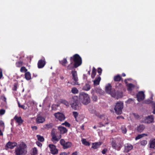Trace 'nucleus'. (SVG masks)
<instances>
[{
	"label": "nucleus",
	"mask_w": 155,
	"mask_h": 155,
	"mask_svg": "<svg viewBox=\"0 0 155 155\" xmlns=\"http://www.w3.org/2000/svg\"><path fill=\"white\" fill-rule=\"evenodd\" d=\"M27 146L24 142H21L18 144L15 149V154L17 155H22L27 153Z\"/></svg>",
	"instance_id": "obj_1"
},
{
	"label": "nucleus",
	"mask_w": 155,
	"mask_h": 155,
	"mask_svg": "<svg viewBox=\"0 0 155 155\" xmlns=\"http://www.w3.org/2000/svg\"><path fill=\"white\" fill-rule=\"evenodd\" d=\"M70 104L72 108L74 109L79 110L80 103L78 97L76 96L73 97L71 99Z\"/></svg>",
	"instance_id": "obj_2"
},
{
	"label": "nucleus",
	"mask_w": 155,
	"mask_h": 155,
	"mask_svg": "<svg viewBox=\"0 0 155 155\" xmlns=\"http://www.w3.org/2000/svg\"><path fill=\"white\" fill-rule=\"evenodd\" d=\"M70 61H72L76 67H78L82 63V59L80 56L77 54L74 55L70 57Z\"/></svg>",
	"instance_id": "obj_3"
},
{
	"label": "nucleus",
	"mask_w": 155,
	"mask_h": 155,
	"mask_svg": "<svg viewBox=\"0 0 155 155\" xmlns=\"http://www.w3.org/2000/svg\"><path fill=\"white\" fill-rule=\"evenodd\" d=\"M123 108V103L121 101H118L114 106V110L115 112L117 115L122 113V110Z\"/></svg>",
	"instance_id": "obj_4"
},
{
	"label": "nucleus",
	"mask_w": 155,
	"mask_h": 155,
	"mask_svg": "<svg viewBox=\"0 0 155 155\" xmlns=\"http://www.w3.org/2000/svg\"><path fill=\"white\" fill-rule=\"evenodd\" d=\"M80 97L82 103L87 105L90 102V98L88 94L84 93H82L80 94Z\"/></svg>",
	"instance_id": "obj_5"
},
{
	"label": "nucleus",
	"mask_w": 155,
	"mask_h": 155,
	"mask_svg": "<svg viewBox=\"0 0 155 155\" xmlns=\"http://www.w3.org/2000/svg\"><path fill=\"white\" fill-rule=\"evenodd\" d=\"M71 74L72 79L74 81L72 82V84L73 85L79 84L78 82V78L77 71H71Z\"/></svg>",
	"instance_id": "obj_6"
},
{
	"label": "nucleus",
	"mask_w": 155,
	"mask_h": 155,
	"mask_svg": "<svg viewBox=\"0 0 155 155\" xmlns=\"http://www.w3.org/2000/svg\"><path fill=\"white\" fill-rule=\"evenodd\" d=\"M48 147L50 148V151L52 154L54 155L58 153V150L56 148L55 145L53 144H50L48 145Z\"/></svg>",
	"instance_id": "obj_7"
},
{
	"label": "nucleus",
	"mask_w": 155,
	"mask_h": 155,
	"mask_svg": "<svg viewBox=\"0 0 155 155\" xmlns=\"http://www.w3.org/2000/svg\"><path fill=\"white\" fill-rule=\"evenodd\" d=\"M54 115L57 119L61 121L64 120L65 118L63 114L59 112L55 113Z\"/></svg>",
	"instance_id": "obj_8"
},
{
	"label": "nucleus",
	"mask_w": 155,
	"mask_h": 155,
	"mask_svg": "<svg viewBox=\"0 0 155 155\" xmlns=\"http://www.w3.org/2000/svg\"><path fill=\"white\" fill-rule=\"evenodd\" d=\"M46 62L44 58L39 60L38 63V67L39 68H43L45 65Z\"/></svg>",
	"instance_id": "obj_9"
},
{
	"label": "nucleus",
	"mask_w": 155,
	"mask_h": 155,
	"mask_svg": "<svg viewBox=\"0 0 155 155\" xmlns=\"http://www.w3.org/2000/svg\"><path fill=\"white\" fill-rule=\"evenodd\" d=\"M137 97L138 101H140L144 98V94L143 92H139L137 94Z\"/></svg>",
	"instance_id": "obj_10"
},
{
	"label": "nucleus",
	"mask_w": 155,
	"mask_h": 155,
	"mask_svg": "<svg viewBox=\"0 0 155 155\" xmlns=\"http://www.w3.org/2000/svg\"><path fill=\"white\" fill-rule=\"evenodd\" d=\"M154 117L153 115L149 116L146 117L144 120L145 123L149 124L153 122Z\"/></svg>",
	"instance_id": "obj_11"
},
{
	"label": "nucleus",
	"mask_w": 155,
	"mask_h": 155,
	"mask_svg": "<svg viewBox=\"0 0 155 155\" xmlns=\"http://www.w3.org/2000/svg\"><path fill=\"white\" fill-rule=\"evenodd\" d=\"M17 145V143L15 142H8L7 144L6 147L9 148L13 149L15 147H16Z\"/></svg>",
	"instance_id": "obj_12"
},
{
	"label": "nucleus",
	"mask_w": 155,
	"mask_h": 155,
	"mask_svg": "<svg viewBox=\"0 0 155 155\" xmlns=\"http://www.w3.org/2000/svg\"><path fill=\"white\" fill-rule=\"evenodd\" d=\"M14 119L15 120L16 122L18 123L19 125L21 124L23 121V120H22L21 117H18L17 115H15L14 117Z\"/></svg>",
	"instance_id": "obj_13"
},
{
	"label": "nucleus",
	"mask_w": 155,
	"mask_h": 155,
	"mask_svg": "<svg viewBox=\"0 0 155 155\" xmlns=\"http://www.w3.org/2000/svg\"><path fill=\"white\" fill-rule=\"evenodd\" d=\"M111 90V86L110 84H108L106 85L105 87V91L106 92L112 95Z\"/></svg>",
	"instance_id": "obj_14"
},
{
	"label": "nucleus",
	"mask_w": 155,
	"mask_h": 155,
	"mask_svg": "<svg viewBox=\"0 0 155 155\" xmlns=\"http://www.w3.org/2000/svg\"><path fill=\"white\" fill-rule=\"evenodd\" d=\"M75 65L74 64L72 61H71L70 63L67 67V70H71L74 68H77Z\"/></svg>",
	"instance_id": "obj_15"
},
{
	"label": "nucleus",
	"mask_w": 155,
	"mask_h": 155,
	"mask_svg": "<svg viewBox=\"0 0 155 155\" xmlns=\"http://www.w3.org/2000/svg\"><path fill=\"white\" fill-rule=\"evenodd\" d=\"M58 130L60 132V134H64L66 133L67 130L66 128L62 126H60L58 127Z\"/></svg>",
	"instance_id": "obj_16"
},
{
	"label": "nucleus",
	"mask_w": 155,
	"mask_h": 155,
	"mask_svg": "<svg viewBox=\"0 0 155 155\" xmlns=\"http://www.w3.org/2000/svg\"><path fill=\"white\" fill-rule=\"evenodd\" d=\"M133 146L130 144H127L125 147L124 151L126 152H128L130 150L133 149Z\"/></svg>",
	"instance_id": "obj_17"
},
{
	"label": "nucleus",
	"mask_w": 155,
	"mask_h": 155,
	"mask_svg": "<svg viewBox=\"0 0 155 155\" xmlns=\"http://www.w3.org/2000/svg\"><path fill=\"white\" fill-rule=\"evenodd\" d=\"M108 119L107 118H105L103 120L102 122L100 123V127L105 126L106 124H108L109 122L107 121Z\"/></svg>",
	"instance_id": "obj_18"
},
{
	"label": "nucleus",
	"mask_w": 155,
	"mask_h": 155,
	"mask_svg": "<svg viewBox=\"0 0 155 155\" xmlns=\"http://www.w3.org/2000/svg\"><path fill=\"white\" fill-rule=\"evenodd\" d=\"M101 143V142L93 143L92 144V147L94 149H96L99 147Z\"/></svg>",
	"instance_id": "obj_19"
},
{
	"label": "nucleus",
	"mask_w": 155,
	"mask_h": 155,
	"mask_svg": "<svg viewBox=\"0 0 155 155\" xmlns=\"http://www.w3.org/2000/svg\"><path fill=\"white\" fill-rule=\"evenodd\" d=\"M45 120L44 118L41 117H38L36 119V122L37 123H42Z\"/></svg>",
	"instance_id": "obj_20"
},
{
	"label": "nucleus",
	"mask_w": 155,
	"mask_h": 155,
	"mask_svg": "<svg viewBox=\"0 0 155 155\" xmlns=\"http://www.w3.org/2000/svg\"><path fill=\"white\" fill-rule=\"evenodd\" d=\"M145 126L143 124L139 125L137 128V131L139 132H142L144 129Z\"/></svg>",
	"instance_id": "obj_21"
},
{
	"label": "nucleus",
	"mask_w": 155,
	"mask_h": 155,
	"mask_svg": "<svg viewBox=\"0 0 155 155\" xmlns=\"http://www.w3.org/2000/svg\"><path fill=\"white\" fill-rule=\"evenodd\" d=\"M71 145L72 143L71 142H67L65 143L63 148L64 149H66L70 147L71 146Z\"/></svg>",
	"instance_id": "obj_22"
},
{
	"label": "nucleus",
	"mask_w": 155,
	"mask_h": 155,
	"mask_svg": "<svg viewBox=\"0 0 155 155\" xmlns=\"http://www.w3.org/2000/svg\"><path fill=\"white\" fill-rule=\"evenodd\" d=\"M59 62L63 66H65L68 63V61L66 58H64L62 60L60 61Z\"/></svg>",
	"instance_id": "obj_23"
},
{
	"label": "nucleus",
	"mask_w": 155,
	"mask_h": 155,
	"mask_svg": "<svg viewBox=\"0 0 155 155\" xmlns=\"http://www.w3.org/2000/svg\"><path fill=\"white\" fill-rule=\"evenodd\" d=\"M101 80V78L100 77H99L97 78H96L94 81V85H98L99 84Z\"/></svg>",
	"instance_id": "obj_24"
},
{
	"label": "nucleus",
	"mask_w": 155,
	"mask_h": 155,
	"mask_svg": "<svg viewBox=\"0 0 155 155\" xmlns=\"http://www.w3.org/2000/svg\"><path fill=\"white\" fill-rule=\"evenodd\" d=\"M25 78L28 80H30L31 79V74L29 72H27L25 73Z\"/></svg>",
	"instance_id": "obj_25"
},
{
	"label": "nucleus",
	"mask_w": 155,
	"mask_h": 155,
	"mask_svg": "<svg viewBox=\"0 0 155 155\" xmlns=\"http://www.w3.org/2000/svg\"><path fill=\"white\" fill-rule=\"evenodd\" d=\"M90 89V85L88 83L86 84L83 88V90L86 91H89Z\"/></svg>",
	"instance_id": "obj_26"
},
{
	"label": "nucleus",
	"mask_w": 155,
	"mask_h": 155,
	"mask_svg": "<svg viewBox=\"0 0 155 155\" xmlns=\"http://www.w3.org/2000/svg\"><path fill=\"white\" fill-rule=\"evenodd\" d=\"M96 92L100 95H102L104 94V91L99 88H97L96 90Z\"/></svg>",
	"instance_id": "obj_27"
},
{
	"label": "nucleus",
	"mask_w": 155,
	"mask_h": 155,
	"mask_svg": "<svg viewBox=\"0 0 155 155\" xmlns=\"http://www.w3.org/2000/svg\"><path fill=\"white\" fill-rule=\"evenodd\" d=\"M61 135H60L59 136L57 137L55 134L53 135V136L52 138V141H58L59 140V139L61 138Z\"/></svg>",
	"instance_id": "obj_28"
},
{
	"label": "nucleus",
	"mask_w": 155,
	"mask_h": 155,
	"mask_svg": "<svg viewBox=\"0 0 155 155\" xmlns=\"http://www.w3.org/2000/svg\"><path fill=\"white\" fill-rule=\"evenodd\" d=\"M150 147L154 148L155 147V139L151 140L150 143Z\"/></svg>",
	"instance_id": "obj_29"
},
{
	"label": "nucleus",
	"mask_w": 155,
	"mask_h": 155,
	"mask_svg": "<svg viewBox=\"0 0 155 155\" xmlns=\"http://www.w3.org/2000/svg\"><path fill=\"white\" fill-rule=\"evenodd\" d=\"M128 88L127 90L128 91H131L134 88V85L131 83L127 85Z\"/></svg>",
	"instance_id": "obj_30"
},
{
	"label": "nucleus",
	"mask_w": 155,
	"mask_h": 155,
	"mask_svg": "<svg viewBox=\"0 0 155 155\" xmlns=\"http://www.w3.org/2000/svg\"><path fill=\"white\" fill-rule=\"evenodd\" d=\"M121 79V77L119 75H117L114 76V79L115 81H119Z\"/></svg>",
	"instance_id": "obj_31"
},
{
	"label": "nucleus",
	"mask_w": 155,
	"mask_h": 155,
	"mask_svg": "<svg viewBox=\"0 0 155 155\" xmlns=\"http://www.w3.org/2000/svg\"><path fill=\"white\" fill-rule=\"evenodd\" d=\"M52 127V125L51 124H47L44 126V128L45 129L51 128Z\"/></svg>",
	"instance_id": "obj_32"
},
{
	"label": "nucleus",
	"mask_w": 155,
	"mask_h": 155,
	"mask_svg": "<svg viewBox=\"0 0 155 155\" xmlns=\"http://www.w3.org/2000/svg\"><path fill=\"white\" fill-rule=\"evenodd\" d=\"M96 74V70L94 67L93 68L91 77L92 78H94Z\"/></svg>",
	"instance_id": "obj_33"
},
{
	"label": "nucleus",
	"mask_w": 155,
	"mask_h": 155,
	"mask_svg": "<svg viewBox=\"0 0 155 155\" xmlns=\"http://www.w3.org/2000/svg\"><path fill=\"white\" fill-rule=\"evenodd\" d=\"M37 137L38 140L41 142H43L44 141V138L43 136H41L40 135H38Z\"/></svg>",
	"instance_id": "obj_34"
},
{
	"label": "nucleus",
	"mask_w": 155,
	"mask_h": 155,
	"mask_svg": "<svg viewBox=\"0 0 155 155\" xmlns=\"http://www.w3.org/2000/svg\"><path fill=\"white\" fill-rule=\"evenodd\" d=\"M81 141L82 143L85 145L89 146L90 145V143L88 141H87L85 139L82 140Z\"/></svg>",
	"instance_id": "obj_35"
},
{
	"label": "nucleus",
	"mask_w": 155,
	"mask_h": 155,
	"mask_svg": "<svg viewBox=\"0 0 155 155\" xmlns=\"http://www.w3.org/2000/svg\"><path fill=\"white\" fill-rule=\"evenodd\" d=\"M121 130L122 132L124 134H126L127 131V129L126 127L124 126H122L121 128Z\"/></svg>",
	"instance_id": "obj_36"
},
{
	"label": "nucleus",
	"mask_w": 155,
	"mask_h": 155,
	"mask_svg": "<svg viewBox=\"0 0 155 155\" xmlns=\"http://www.w3.org/2000/svg\"><path fill=\"white\" fill-rule=\"evenodd\" d=\"M71 91L72 93L74 94H77L78 93V90L75 87L72 88Z\"/></svg>",
	"instance_id": "obj_37"
},
{
	"label": "nucleus",
	"mask_w": 155,
	"mask_h": 155,
	"mask_svg": "<svg viewBox=\"0 0 155 155\" xmlns=\"http://www.w3.org/2000/svg\"><path fill=\"white\" fill-rule=\"evenodd\" d=\"M61 103H62L63 104L65 105L67 107L69 106V103H68V102L67 101L65 100H61Z\"/></svg>",
	"instance_id": "obj_38"
},
{
	"label": "nucleus",
	"mask_w": 155,
	"mask_h": 155,
	"mask_svg": "<svg viewBox=\"0 0 155 155\" xmlns=\"http://www.w3.org/2000/svg\"><path fill=\"white\" fill-rule=\"evenodd\" d=\"M140 143L141 146H145L147 143V141L146 140H143L140 142Z\"/></svg>",
	"instance_id": "obj_39"
},
{
	"label": "nucleus",
	"mask_w": 155,
	"mask_h": 155,
	"mask_svg": "<svg viewBox=\"0 0 155 155\" xmlns=\"http://www.w3.org/2000/svg\"><path fill=\"white\" fill-rule=\"evenodd\" d=\"M27 69L25 67H22L20 69V71L21 72H26L27 71Z\"/></svg>",
	"instance_id": "obj_40"
},
{
	"label": "nucleus",
	"mask_w": 155,
	"mask_h": 155,
	"mask_svg": "<svg viewBox=\"0 0 155 155\" xmlns=\"http://www.w3.org/2000/svg\"><path fill=\"white\" fill-rule=\"evenodd\" d=\"M23 64V62L21 61H19L17 62L16 63V66L17 67H19L21 66H22Z\"/></svg>",
	"instance_id": "obj_41"
},
{
	"label": "nucleus",
	"mask_w": 155,
	"mask_h": 155,
	"mask_svg": "<svg viewBox=\"0 0 155 155\" xmlns=\"http://www.w3.org/2000/svg\"><path fill=\"white\" fill-rule=\"evenodd\" d=\"M145 135V134H143L138 135L137 137H136L135 139V140H137L143 137V135Z\"/></svg>",
	"instance_id": "obj_42"
},
{
	"label": "nucleus",
	"mask_w": 155,
	"mask_h": 155,
	"mask_svg": "<svg viewBox=\"0 0 155 155\" xmlns=\"http://www.w3.org/2000/svg\"><path fill=\"white\" fill-rule=\"evenodd\" d=\"M92 98L93 101H96L97 100V97L96 95L93 94L92 96Z\"/></svg>",
	"instance_id": "obj_43"
},
{
	"label": "nucleus",
	"mask_w": 155,
	"mask_h": 155,
	"mask_svg": "<svg viewBox=\"0 0 155 155\" xmlns=\"http://www.w3.org/2000/svg\"><path fill=\"white\" fill-rule=\"evenodd\" d=\"M62 125H64L67 127H69L70 126V124L67 121H65L62 124Z\"/></svg>",
	"instance_id": "obj_44"
},
{
	"label": "nucleus",
	"mask_w": 155,
	"mask_h": 155,
	"mask_svg": "<svg viewBox=\"0 0 155 155\" xmlns=\"http://www.w3.org/2000/svg\"><path fill=\"white\" fill-rule=\"evenodd\" d=\"M60 142L61 144L63 146V147L64 145L66 143L65 140L63 139L61 140L60 141Z\"/></svg>",
	"instance_id": "obj_45"
},
{
	"label": "nucleus",
	"mask_w": 155,
	"mask_h": 155,
	"mask_svg": "<svg viewBox=\"0 0 155 155\" xmlns=\"http://www.w3.org/2000/svg\"><path fill=\"white\" fill-rule=\"evenodd\" d=\"M73 114L75 118H76L78 116V113L77 112L74 111L73 112Z\"/></svg>",
	"instance_id": "obj_46"
},
{
	"label": "nucleus",
	"mask_w": 155,
	"mask_h": 155,
	"mask_svg": "<svg viewBox=\"0 0 155 155\" xmlns=\"http://www.w3.org/2000/svg\"><path fill=\"white\" fill-rule=\"evenodd\" d=\"M5 110L3 109L0 110V115H3L5 113Z\"/></svg>",
	"instance_id": "obj_47"
},
{
	"label": "nucleus",
	"mask_w": 155,
	"mask_h": 155,
	"mask_svg": "<svg viewBox=\"0 0 155 155\" xmlns=\"http://www.w3.org/2000/svg\"><path fill=\"white\" fill-rule=\"evenodd\" d=\"M33 153L35 154L37 153V151L36 148L34 147L33 149Z\"/></svg>",
	"instance_id": "obj_48"
},
{
	"label": "nucleus",
	"mask_w": 155,
	"mask_h": 155,
	"mask_svg": "<svg viewBox=\"0 0 155 155\" xmlns=\"http://www.w3.org/2000/svg\"><path fill=\"white\" fill-rule=\"evenodd\" d=\"M0 125L1 126H2L3 129H4L5 128V125L4 123L2 121H0Z\"/></svg>",
	"instance_id": "obj_49"
},
{
	"label": "nucleus",
	"mask_w": 155,
	"mask_h": 155,
	"mask_svg": "<svg viewBox=\"0 0 155 155\" xmlns=\"http://www.w3.org/2000/svg\"><path fill=\"white\" fill-rule=\"evenodd\" d=\"M134 116L135 117L136 119H138L139 118V115L137 114L134 113L133 114Z\"/></svg>",
	"instance_id": "obj_50"
},
{
	"label": "nucleus",
	"mask_w": 155,
	"mask_h": 155,
	"mask_svg": "<svg viewBox=\"0 0 155 155\" xmlns=\"http://www.w3.org/2000/svg\"><path fill=\"white\" fill-rule=\"evenodd\" d=\"M18 106L19 107H21L24 109H25V106L24 105H20L19 102L18 103Z\"/></svg>",
	"instance_id": "obj_51"
},
{
	"label": "nucleus",
	"mask_w": 155,
	"mask_h": 155,
	"mask_svg": "<svg viewBox=\"0 0 155 155\" xmlns=\"http://www.w3.org/2000/svg\"><path fill=\"white\" fill-rule=\"evenodd\" d=\"M133 101V100L131 98L128 99L126 101L127 103L130 104Z\"/></svg>",
	"instance_id": "obj_52"
},
{
	"label": "nucleus",
	"mask_w": 155,
	"mask_h": 155,
	"mask_svg": "<svg viewBox=\"0 0 155 155\" xmlns=\"http://www.w3.org/2000/svg\"><path fill=\"white\" fill-rule=\"evenodd\" d=\"M107 151V149L106 148H104L102 151V153L103 154H105Z\"/></svg>",
	"instance_id": "obj_53"
},
{
	"label": "nucleus",
	"mask_w": 155,
	"mask_h": 155,
	"mask_svg": "<svg viewBox=\"0 0 155 155\" xmlns=\"http://www.w3.org/2000/svg\"><path fill=\"white\" fill-rule=\"evenodd\" d=\"M102 71V69L101 68H99L98 69L97 72L98 73H99L100 75L101 74V73Z\"/></svg>",
	"instance_id": "obj_54"
},
{
	"label": "nucleus",
	"mask_w": 155,
	"mask_h": 155,
	"mask_svg": "<svg viewBox=\"0 0 155 155\" xmlns=\"http://www.w3.org/2000/svg\"><path fill=\"white\" fill-rule=\"evenodd\" d=\"M17 89V85L15 84L14 85L13 90L14 91H16Z\"/></svg>",
	"instance_id": "obj_55"
},
{
	"label": "nucleus",
	"mask_w": 155,
	"mask_h": 155,
	"mask_svg": "<svg viewBox=\"0 0 155 155\" xmlns=\"http://www.w3.org/2000/svg\"><path fill=\"white\" fill-rule=\"evenodd\" d=\"M36 143L37 145L39 147H41L42 145V144L39 142H37Z\"/></svg>",
	"instance_id": "obj_56"
},
{
	"label": "nucleus",
	"mask_w": 155,
	"mask_h": 155,
	"mask_svg": "<svg viewBox=\"0 0 155 155\" xmlns=\"http://www.w3.org/2000/svg\"><path fill=\"white\" fill-rule=\"evenodd\" d=\"M78 152H77V151H76L73 153H72L71 155H78Z\"/></svg>",
	"instance_id": "obj_57"
},
{
	"label": "nucleus",
	"mask_w": 155,
	"mask_h": 155,
	"mask_svg": "<svg viewBox=\"0 0 155 155\" xmlns=\"http://www.w3.org/2000/svg\"><path fill=\"white\" fill-rule=\"evenodd\" d=\"M3 76L2 73V71L1 70L0 71V79H1L2 77Z\"/></svg>",
	"instance_id": "obj_58"
},
{
	"label": "nucleus",
	"mask_w": 155,
	"mask_h": 155,
	"mask_svg": "<svg viewBox=\"0 0 155 155\" xmlns=\"http://www.w3.org/2000/svg\"><path fill=\"white\" fill-rule=\"evenodd\" d=\"M67 153L65 152H62L60 153V155H67Z\"/></svg>",
	"instance_id": "obj_59"
},
{
	"label": "nucleus",
	"mask_w": 155,
	"mask_h": 155,
	"mask_svg": "<svg viewBox=\"0 0 155 155\" xmlns=\"http://www.w3.org/2000/svg\"><path fill=\"white\" fill-rule=\"evenodd\" d=\"M32 128L33 129H34V130H36L37 129V127L36 126H33V127H32Z\"/></svg>",
	"instance_id": "obj_60"
},
{
	"label": "nucleus",
	"mask_w": 155,
	"mask_h": 155,
	"mask_svg": "<svg viewBox=\"0 0 155 155\" xmlns=\"http://www.w3.org/2000/svg\"><path fill=\"white\" fill-rule=\"evenodd\" d=\"M153 113L154 114H155V104H154V109H153Z\"/></svg>",
	"instance_id": "obj_61"
},
{
	"label": "nucleus",
	"mask_w": 155,
	"mask_h": 155,
	"mask_svg": "<svg viewBox=\"0 0 155 155\" xmlns=\"http://www.w3.org/2000/svg\"><path fill=\"white\" fill-rule=\"evenodd\" d=\"M121 118H124L122 116H118L117 117V119H119Z\"/></svg>",
	"instance_id": "obj_62"
},
{
	"label": "nucleus",
	"mask_w": 155,
	"mask_h": 155,
	"mask_svg": "<svg viewBox=\"0 0 155 155\" xmlns=\"http://www.w3.org/2000/svg\"><path fill=\"white\" fill-rule=\"evenodd\" d=\"M3 133L2 132V131L1 130H0V136L3 135Z\"/></svg>",
	"instance_id": "obj_63"
},
{
	"label": "nucleus",
	"mask_w": 155,
	"mask_h": 155,
	"mask_svg": "<svg viewBox=\"0 0 155 155\" xmlns=\"http://www.w3.org/2000/svg\"><path fill=\"white\" fill-rule=\"evenodd\" d=\"M84 126L83 125H82L81 127V128L82 130H84Z\"/></svg>",
	"instance_id": "obj_64"
}]
</instances>
